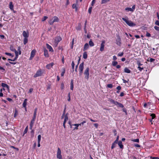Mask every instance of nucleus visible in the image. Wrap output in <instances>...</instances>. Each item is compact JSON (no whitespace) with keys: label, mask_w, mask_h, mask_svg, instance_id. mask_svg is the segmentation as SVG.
<instances>
[{"label":"nucleus","mask_w":159,"mask_h":159,"mask_svg":"<svg viewBox=\"0 0 159 159\" xmlns=\"http://www.w3.org/2000/svg\"><path fill=\"white\" fill-rule=\"evenodd\" d=\"M122 20L125 21L126 24L129 26L134 27L136 25L131 20H129L127 16L125 18H122Z\"/></svg>","instance_id":"nucleus-1"},{"label":"nucleus","mask_w":159,"mask_h":159,"mask_svg":"<svg viewBox=\"0 0 159 159\" xmlns=\"http://www.w3.org/2000/svg\"><path fill=\"white\" fill-rule=\"evenodd\" d=\"M59 21V18L57 16H54L48 21V23L50 25H53L54 23L58 22Z\"/></svg>","instance_id":"nucleus-2"},{"label":"nucleus","mask_w":159,"mask_h":159,"mask_svg":"<svg viewBox=\"0 0 159 159\" xmlns=\"http://www.w3.org/2000/svg\"><path fill=\"white\" fill-rule=\"evenodd\" d=\"M108 101L110 102L111 103L114 104L115 105L117 106L118 107H119L121 108H123V105L119 102L117 101H115L114 100L112 99H109Z\"/></svg>","instance_id":"nucleus-3"},{"label":"nucleus","mask_w":159,"mask_h":159,"mask_svg":"<svg viewBox=\"0 0 159 159\" xmlns=\"http://www.w3.org/2000/svg\"><path fill=\"white\" fill-rule=\"evenodd\" d=\"M84 62H83L80 64L79 66V75H81L83 73V70L84 68Z\"/></svg>","instance_id":"nucleus-4"},{"label":"nucleus","mask_w":159,"mask_h":159,"mask_svg":"<svg viewBox=\"0 0 159 159\" xmlns=\"http://www.w3.org/2000/svg\"><path fill=\"white\" fill-rule=\"evenodd\" d=\"M89 67H87L86 68V70H84V74L85 75V78L88 80L89 78Z\"/></svg>","instance_id":"nucleus-5"},{"label":"nucleus","mask_w":159,"mask_h":159,"mask_svg":"<svg viewBox=\"0 0 159 159\" xmlns=\"http://www.w3.org/2000/svg\"><path fill=\"white\" fill-rule=\"evenodd\" d=\"M43 72L41 69L38 70L36 72V73L34 75V77L36 78L37 77L41 76L43 74Z\"/></svg>","instance_id":"nucleus-6"},{"label":"nucleus","mask_w":159,"mask_h":159,"mask_svg":"<svg viewBox=\"0 0 159 159\" xmlns=\"http://www.w3.org/2000/svg\"><path fill=\"white\" fill-rule=\"evenodd\" d=\"M61 152L59 148H58L57 153V158L59 159H62V156L61 155Z\"/></svg>","instance_id":"nucleus-7"},{"label":"nucleus","mask_w":159,"mask_h":159,"mask_svg":"<svg viewBox=\"0 0 159 159\" xmlns=\"http://www.w3.org/2000/svg\"><path fill=\"white\" fill-rule=\"evenodd\" d=\"M135 5H133L132 7V8H130V7H127L125 8V10L126 11H131L132 12H133L134 11V10L135 9Z\"/></svg>","instance_id":"nucleus-8"},{"label":"nucleus","mask_w":159,"mask_h":159,"mask_svg":"<svg viewBox=\"0 0 159 159\" xmlns=\"http://www.w3.org/2000/svg\"><path fill=\"white\" fill-rule=\"evenodd\" d=\"M105 43V42L104 41H102V43L101 44V47L100 49V50L101 52L103 51L104 50V44Z\"/></svg>","instance_id":"nucleus-9"},{"label":"nucleus","mask_w":159,"mask_h":159,"mask_svg":"<svg viewBox=\"0 0 159 159\" xmlns=\"http://www.w3.org/2000/svg\"><path fill=\"white\" fill-rule=\"evenodd\" d=\"M36 50L34 49L31 52V55L30 59H31L35 56L36 53Z\"/></svg>","instance_id":"nucleus-10"},{"label":"nucleus","mask_w":159,"mask_h":159,"mask_svg":"<svg viewBox=\"0 0 159 159\" xmlns=\"http://www.w3.org/2000/svg\"><path fill=\"white\" fill-rule=\"evenodd\" d=\"M54 65V63L53 62H52L48 64L46 66V68L48 69H50L52 67V66Z\"/></svg>","instance_id":"nucleus-11"},{"label":"nucleus","mask_w":159,"mask_h":159,"mask_svg":"<svg viewBox=\"0 0 159 159\" xmlns=\"http://www.w3.org/2000/svg\"><path fill=\"white\" fill-rule=\"evenodd\" d=\"M27 99H25L24 101V102L23 103V104H22V105H23V107L25 108V110L26 111V105H27Z\"/></svg>","instance_id":"nucleus-12"},{"label":"nucleus","mask_w":159,"mask_h":159,"mask_svg":"<svg viewBox=\"0 0 159 159\" xmlns=\"http://www.w3.org/2000/svg\"><path fill=\"white\" fill-rule=\"evenodd\" d=\"M61 40V38L60 37H58L55 39V41L56 43V45H57L58 43Z\"/></svg>","instance_id":"nucleus-13"},{"label":"nucleus","mask_w":159,"mask_h":159,"mask_svg":"<svg viewBox=\"0 0 159 159\" xmlns=\"http://www.w3.org/2000/svg\"><path fill=\"white\" fill-rule=\"evenodd\" d=\"M22 34L24 38H28L29 37L28 33H26L25 31H23Z\"/></svg>","instance_id":"nucleus-14"},{"label":"nucleus","mask_w":159,"mask_h":159,"mask_svg":"<svg viewBox=\"0 0 159 159\" xmlns=\"http://www.w3.org/2000/svg\"><path fill=\"white\" fill-rule=\"evenodd\" d=\"M1 85L3 88H7L8 90L9 89V87L7 84L4 83H2Z\"/></svg>","instance_id":"nucleus-15"},{"label":"nucleus","mask_w":159,"mask_h":159,"mask_svg":"<svg viewBox=\"0 0 159 159\" xmlns=\"http://www.w3.org/2000/svg\"><path fill=\"white\" fill-rule=\"evenodd\" d=\"M47 48L49 50V51H53V49L51 46L49 45L48 44H46Z\"/></svg>","instance_id":"nucleus-16"},{"label":"nucleus","mask_w":159,"mask_h":159,"mask_svg":"<svg viewBox=\"0 0 159 159\" xmlns=\"http://www.w3.org/2000/svg\"><path fill=\"white\" fill-rule=\"evenodd\" d=\"M89 46L88 43H85L84 46V49L83 50L84 51H85L86 50H87L89 48Z\"/></svg>","instance_id":"nucleus-17"},{"label":"nucleus","mask_w":159,"mask_h":159,"mask_svg":"<svg viewBox=\"0 0 159 159\" xmlns=\"http://www.w3.org/2000/svg\"><path fill=\"white\" fill-rule=\"evenodd\" d=\"M117 143L120 148L123 149V148L124 146L122 144V142L121 141H119Z\"/></svg>","instance_id":"nucleus-18"},{"label":"nucleus","mask_w":159,"mask_h":159,"mask_svg":"<svg viewBox=\"0 0 159 159\" xmlns=\"http://www.w3.org/2000/svg\"><path fill=\"white\" fill-rule=\"evenodd\" d=\"M10 49L11 51L13 52H17L16 49L14 48L13 45H11L10 48Z\"/></svg>","instance_id":"nucleus-19"},{"label":"nucleus","mask_w":159,"mask_h":159,"mask_svg":"<svg viewBox=\"0 0 159 159\" xmlns=\"http://www.w3.org/2000/svg\"><path fill=\"white\" fill-rule=\"evenodd\" d=\"M74 82L73 80H71L70 81V89L72 90H73L74 88V84H73Z\"/></svg>","instance_id":"nucleus-20"},{"label":"nucleus","mask_w":159,"mask_h":159,"mask_svg":"<svg viewBox=\"0 0 159 159\" xmlns=\"http://www.w3.org/2000/svg\"><path fill=\"white\" fill-rule=\"evenodd\" d=\"M124 72L127 73H130L131 72L130 70L127 67H125L124 69Z\"/></svg>","instance_id":"nucleus-21"},{"label":"nucleus","mask_w":159,"mask_h":159,"mask_svg":"<svg viewBox=\"0 0 159 159\" xmlns=\"http://www.w3.org/2000/svg\"><path fill=\"white\" fill-rule=\"evenodd\" d=\"M44 56L47 57H48L49 55L48 50L46 49H44Z\"/></svg>","instance_id":"nucleus-22"},{"label":"nucleus","mask_w":159,"mask_h":159,"mask_svg":"<svg viewBox=\"0 0 159 159\" xmlns=\"http://www.w3.org/2000/svg\"><path fill=\"white\" fill-rule=\"evenodd\" d=\"M9 8L11 10H13V5L12 2H10L9 3Z\"/></svg>","instance_id":"nucleus-23"},{"label":"nucleus","mask_w":159,"mask_h":159,"mask_svg":"<svg viewBox=\"0 0 159 159\" xmlns=\"http://www.w3.org/2000/svg\"><path fill=\"white\" fill-rule=\"evenodd\" d=\"M16 52H15L16 56H15V58L13 59V61H15L17 59V58H18V52H17V53H16Z\"/></svg>","instance_id":"nucleus-24"},{"label":"nucleus","mask_w":159,"mask_h":159,"mask_svg":"<svg viewBox=\"0 0 159 159\" xmlns=\"http://www.w3.org/2000/svg\"><path fill=\"white\" fill-rule=\"evenodd\" d=\"M68 116L67 115V114H66L65 116L64 119V120L63 123H66V121L68 120Z\"/></svg>","instance_id":"nucleus-25"},{"label":"nucleus","mask_w":159,"mask_h":159,"mask_svg":"<svg viewBox=\"0 0 159 159\" xmlns=\"http://www.w3.org/2000/svg\"><path fill=\"white\" fill-rule=\"evenodd\" d=\"M116 43L118 45H120L121 43V40H120V38L119 37L117 39H116Z\"/></svg>","instance_id":"nucleus-26"},{"label":"nucleus","mask_w":159,"mask_h":159,"mask_svg":"<svg viewBox=\"0 0 159 159\" xmlns=\"http://www.w3.org/2000/svg\"><path fill=\"white\" fill-rule=\"evenodd\" d=\"M83 57L84 59H86L87 57V52H84L83 53Z\"/></svg>","instance_id":"nucleus-27"},{"label":"nucleus","mask_w":159,"mask_h":159,"mask_svg":"<svg viewBox=\"0 0 159 159\" xmlns=\"http://www.w3.org/2000/svg\"><path fill=\"white\" fill-rule=\"evenodd\" d=\"M62 72L61 74V76H63L65 72V69L64 68H62L61 69Z\"/></svg>","instance_id":"nucleus-28"},{"label":"nucleus","mask_w":159,"mask_h":159,"mask_svg":"<svg viewBox=\"0 0 159 159\" xmlns=\"http://www.w3.org/2000/svg\"><path fill=\"white\" fill-rule=\"evenodd\" d=\"M89 44L90 46L93 47L94 45V44L92 40L91 39L89 42Z\"/></svg>","instance_id":"nucleus-29"},{"label":"nucleus","mask_w":159,"mask_h":159,"mask_svg":"<svg viewBox=\"0 0 159 159\" xmlns=\"http://www.w3.org/2000/svg\"><path fill=\"white\" fill-rule=\"evenodd\" d=\"M117 144V143H116V142H114L112 144V146L111 147V149H113L114 148L116 147Z\"/></svg>","instance_id":"nucleus-30"},{"label":"nucleus","mask_w":159,"mask_h":159,"mask_svg":"<svg viewBox=\"0 0 159 159\" xmlns=\"http://www.w3.org/2000/svg\"><path fill=\"white\" fill-rule=\"evenodd\" d=\"M110 0H102L101 2V4H105L109 2Z\"/></svg>","instance_id":"nucleus-31"},{"label":"nucleus","mask_w":159,"mask_h":159,"mask_svg":"<svg viewBox=\"0 0 159 159\" xmlns=\"http://www.w3.org/2000/svg\"><path fill=\"white\" fill-rule=\"evenodd\" d=\"M118 62L117 61H113L112 63V65L113 66H116Z\"/></svg>","instance_id":"nucleus-32"},{"label":"nucleus","mask_w":159,"mask_h":159,"mask_svg":"<svg viewBox=\"0 0 159 159\" xmlns=\"http://www.w3.org/2000/svg\"><path fill=\"white\" fill-rule=\"evenodd\" d=\"M28 41V38H24V44H26Z\"/></svg>","instance_id":"nucleus-33"},{"label":"nucleus","mask_w":159,"mask_h":159,"mask_svg":"<svg viewBox=\"0 0 159 159\" xmlns=\"http://www.w3.org/2000/svg\"><path fill=\"white\" fill-rule=\"evenodd\" d=\"M28 129V126H27L25 128L24 132H23V134H25L26 133H27Z\"/></svg>","instance_id":"nucleus-34"},{"label":"nucleus","mask_w":159,"mask_h":159,"mask_svg":"<svg viewBox=\"0 0 159 159\" xmlns=\"http://www.w3.org/2000/svg\"><path fill=\"white\" fill-rule=\"evenodd\" d=\"M72 7L74 9V8H75V11H77V8L76 6V5L75 4H74L72 5Z\"/></svg>","instance_id":"nucleus-35"},{"label":"nucleus","mask_w":159,"mask_h":159,"mask_svg":"<svg viewBox=\"0 0 159 159\" xmlns=\"http://www.w3.org/2000/svg\"><path fill=\"white\" fill-rule=\"evenodd\" d=\"M41 136L40 135H39L38 136V142H40L41 140Z\"/></svg>","instance_id":"nucleus-36"},{"label":"nucleus","mask_w":159,"mask_h":159,"mask_svg":"<svg viewBox=\"0 0 159 159\" xmlns=\"http://www.w3.org/2000/svg\"><path fill=\"white\" fill-rule=\"evenodd\" d=\"M132 141L135 142L139 143V139H134L132 140Z\"/></svg>","instance_id":"nucleus-37"},{"label":"nucleus","mask_w":159,"mask_h":159,"mask_svg":"<svg viewBox=\"0 0 159 159\" xmlns=\"http://www.w3.org/2000/svg\"><path fill=\"white\" fill-rule=\"evenodd\" d=\"M71 66L72 69L73 70V71H74V69L75 67V63L74 61H72V62Z\"/></svg>","instance_id":"nucleus-38"},{"label":"nucleus","mask_w":159,"mask_h":159,"mask_svg":"<svg viewBox=\"0 0 159 159\" xmlns=\"http://www.w3.org/2000/svg\"><path fill=\"white\" fill-rule=\"evenodd\" d=\"M48 17L47 16H44L43 18L42 19V21H44L45 20H46L48 18Z\"/></svg>","instance_id":"nucleus-39"},{"label":"nucleus","mask_w":159,"mask_h":159,"mask_svg":"<svg viewBox=\"0 0 159 159\" xmlns=\"http://www.w3.org/2000/svg\"><path fill=\"white\" fill-rule=\"evenodd\" d=\"M155 60V59L154 58H150L149 60H148L147 61H150L151 62H153Z\"/></svg>","instance_id":"nucleus-40"},{"label":"nucleus","mask_w":159,"mask_h":159,"mask_svg":"<svg viewBox=\"0 0 159 159\" xmlns=\"http://www.w3.org/2000/svg\"><path fill=\"white\" fill-rule=\"evenodd\" d=\"M154 28L156 30L159 31V27L157 26H155Z\"/></svg>","instance_id":"nucleus-41"},{"label":"nucleus","mask_w":159,"mask_h":159,"mask_svg":"<svg viewBox=\"0 0 159 159\" xmlns=\"http://www.w3.org/2000/svg\"><path fill=\"white\" fill-rule=\"evenodd\" d=\"M107 87L108 88H111L113 87V85L111 84H108L107 85Z\"/></svg>","instance_id":"nucleus-42"},{"label":"nucleus","mask_w":159,"mask_h":159,"mask_svg":"<svg viewBox=\"0 0 159 159\" xmlns=\"http://www.w3.org/2000/svg\"><path fill=\"white\" fill-rule=\"evenodd\" d=\"M155 24L156 25L159 26V20H156L155 22Z\"/></svg>","instance_id":"nucleus-43"},{"label":"nucleus","mask_w":159,"mask_h":159,"mask_svg":"<svg viewBox=\"0 0 159 159\" xmlns=\"http://www.w3.org/2000/svg\"><path fill=\"white\" fill-rule=\"evenodd\" d=\"M152 117V119H153L156 116L154 114H151L150 115Z\"/></svg>","instance_id":"nucleus-44"},{"label":"nucleus","mask_w":159,"mask_h":159,"mask_svg":"<svg viewBox=\"0 0 159 159\" xmlns=\"http://www.w3.org/2000/svg\"><path fill=\"white\" fill-rule=\"evenodd\" d=\"M123 54L124 53L123 52L119 53L118 54V56L121 57L123 55Z\"/></svg>","instance_id":"nucleus-45"},{"label":"nucleus","mask_w":159,"mask_h":159,"mask_svg":"<svg viewBox=\"0 0 159 159\" xmlns=\"http://www.w3.org/2000/svg\"><path fill=\"white\" fill-rule=\"evenodd\" d=\"M138 68L140 71H141L143 69V68L142 67H141L140 66H138Z\"/></svg>","instance_id":"nucleus-46"},{"label":"nucleus","mask_w":159,"mask_h":159,"mask_svg":"<svg viewBox=\"0 0 159 159\" xmlns=\"http://www.w3.org/2000/svg\"><path fill=\"white\" fill-rule=\"evenodd\" d=\"M37 108H35L34 109V115H36V113H37Z\"/></svg>","instance_id":"nucleus-47"},{"label":"nucleus","mask_w":159,"mask_h":159,"mask_svg":"<svg viewBox=\"0 0 159 159\" xmlns=\"http://www.w3.org/2000/svg\"><path fill=\"white\" fill-rule=\"evenodd\" d=\"M92 7H90L89 9V10H88V12H89L90 14L91 12V11H92Z\"/></svg>","instance_id":"nucleus-48"},{"label":"nucleus","mask_w":159,"mask_h":159,"mask_svg":"<svg viewBox=\"0 0 159 159\" xmlns=\"http://www.w3.org/2000/svg\"><path fill=\"white\" fill-rule=\"evenodd\" d=\"M81 29V25L80 24L79 25L78 27L76 28V29L78 30H80Z\"/></svg>","instance_id":"nucleus-49"},{"label":"nucleus","mask_w":159,"mask_h":159,"mask_svg":"<svg viewBox=\"0 0 159 159\" xmlns=\"http://www.w3.org/2000/svg\"><path fill=\"white\" fill-rule=\"evenodd\" d=\"M0 70H2V71L4 72L5 71V69L3 67L0 66Z\"/></svg>","instance_id":"nucleus-50"},{"label":"nucleus","mask_w":159,"mask_h":159,"mask_svg":"<svg viewBox=\"0 0 159 159\" xmlns=\"http://www.w3.org/2000/svg\"><path fill=\"white\" fill-rule=\"evenodd\" d=\"M0 97H3V94L2 92V89H0Z\"/></svg>","instance_id":"nucleus-51"},{"label":"nucleus","mask_w":159,"mask_h":159,"mask_svg":"<svg viewBox=\"0 0 159 159\" xmlns=\"http://www.w3.org/2000/svg\"><path fill=\"white\" fill-rule=\"evenodd\" d=\"M119 136H117V138H116V140L114 141V142H116V143H118V140H119Z\"/></svg>","instance_id":"nucleus-52"},{"label":"nucleus","mask_w":159,"mask_h":159,"mask_svg":"<svg viewBox=\"0 0 159 159\" xmlns=\"http://www.w3.org/2000/svg\"><path fill=\"white\" fill-rule=\"evenodd\" d=\"M122 80L123 81V82L124 83H127L129 81V80H128L127 81L126 80H125L124 79H122Z\"/></svg>","instance_id":"nucleus-53"},{"label":"nucleus","mask_w":159,"mask_h":159,"mask_svg":"<svg viewBox=\"0 0 159 159\" xmlns=\"http://www.w3.org/2000/svg\"><path fill=\"white\" fill-rule=\"evenodd\" d=\"M134 146L136 147H138V148H139L140 147V145H139V144H134Z\"/></svg>","instance_id":"nucleus-54"},{"label":"nucleus","mask_w":159,"mask_h":159,"mask_svg":"<svg viewBox=\"0 0 159 159\" xmlns=\"http://www.w3.org/2000/svg\"><path fill=\"white\" fill-rule=\"evenodd\" d=\"M146 36L148 37H150L151 36V34L147 32L146 34Z\"/></svg>","instance_id":"nucleus-55"},{"label":"nucleus","mask_w":159,"mask_h":159,"mask_svg":"<svg viewBox=\"0 0 159 159\" xmlns=\"http://www.w3.org/2000/svg\"><path fill=\"white\" fill-rule=\"evenodd\" d=\"M117 59V58L116 57V56L114 55V56H113V60H114V61H116V60Z\"/></svg>","instance_id":"nucleus-56"},{"label":"nucleus","mask_w":159,"mask_h":159,"mask_svg":"<svg viewBox=\"0 0 159 159\" xmlns=\"http://www.w3.org/2000/svg\"><path fill=\"white\" fill-rule=\"evenodd\" d=\"M81 125V123H80V124H75L73 125L75 126H77V127H78L79 125Z\"/></svg>","instance_id":"nucleus-57"},{"label":"nucleus","mask_w":159,"mask_h":159,"mask_svg":"<svg viewBox=\"0 0 159 159\" xmlns=\"http://www.w3.org/2000/svg\"><path fill=\"white\" fill-rule=\"evenodd\" d=\"M5 54L7 55H8V56H12V54L10 53H8V52H6L5 53Z\"/></svg>","instance_id":"nucleus-58"},{"label":"nucleus","mask_w":159,"mask_h":159,"mask_svg":"<svg viewBox=\"0 0 159 159\" xmlns=\"http://www.w3.org/2000/svg\"><path fill=\"white\" fill-rule=\"evenodd\" d=\"M0 37L1 39H3L4 38L5 36L3 35H0Z\"/></svg>","instance_id":"nucleus-59"},{"label":"nucleus","mask_w":159,"mask_h":159,"mask_svg":"<svg viewBox=\"0 0 159 159\" xmlns=\"http://www.w3.org/2000/svg\"><path fill=\"white\" fill-rule=\"evenodd\" d=\"M122 110H123V111L125 112L126 114V115L127 114V111H126V109L125 108H124L122 109Z\"/></svg>","instance_id":"nucleus-60"},{"label":"nucleus","mask_w":159,"mask_h":159,"mask_svg":"<svg viewBox=\"0 0 159 159\" xmlns=\"http://www.w3.org/2000/svg\"><path fill=\"white\" fill-rule=\"evenodd\" d=\"M116 89L118 90H120L121 89V87L120 86H118L117 87Z\"/></svg>","instance_id":"nucleus-61"},{"label":"nucleus","mask_w":159,"mask_h":159,"mask_svg":"<svg viewBox=\"0 0 159 159\" xmlns=\"http://www.w3.org/2000/svg\"><path fill=\"white\" fill-rule=\"evenodd\" d=\"M137 64L138 65V66H141L142 65V64H141L139 62H138Z\"/></svg>","instance_id":"nucleus-62"},{"label":"nucleus","mask_w":159,"mask_h":159,"mask_svg":"<svg viewBox=\"0 0 159 159\" xmlns=\"http://www.w3.org/2000/svg\"><path fill=\"white\" fill-rule=\"evenodd\" d=\"M95 0H93L92 2V3H91V5L92 6L93 5L94 3H95Z\"/></svg>","instance_id":"nucleus-63"},{"label":"nucleus","mask_w":159,"mask_h":159,"mask_svg":"<svg viewBox=\"0 0 159 159\" xmlns=\"http://www.w3.org/2000/svg\"><path fill=\"white\" fill-rule=\"evenodd\" d=\"M94 125L96 128H98V124H97V123L94 124Z\"/></svg>","instance_id":"nucleus-64"}]
</instances>
